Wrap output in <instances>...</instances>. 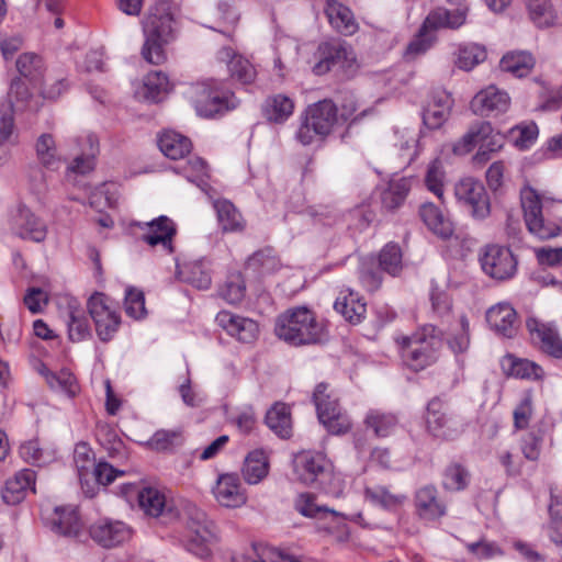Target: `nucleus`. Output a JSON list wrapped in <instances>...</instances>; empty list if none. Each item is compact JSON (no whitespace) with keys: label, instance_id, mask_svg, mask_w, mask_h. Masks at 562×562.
<instances>
[{"label":"nucleus","instance_id":"f257e3e1","mask_svg":"<svg viewBox=\"0 0 562 562\" xmlns=\"http://www.w3.org/2000/svg\"><path fill=\"white\" fill-rule=\"evenodd\" d=\"M177 5L170 0H159L150 8L144 23L145 43L142 48L143 58L153 65L166 60L164 46L175 38Z\"/></svg>","mask_w":562,"mask_h":562},{"label":"nucleus","instance_id":"f03ea898","mask_svg":"<svg viewBox=\"0 0 562 562\" xmlns=\"http://www.w3.org/2000/svg\"><path fill=\"white\" fill-rule=\"evenodd\" d=\"M278 338L292 346L315 345L326 339L324 325L307 307L289 308L276 319Z\"/></svg>","mask_w":562,"mask_h":562},{"label":"nucleus","instance_id":"7ed1b4c3","mask_svg":"<svg viewBox=\"0 0 562 562\" xmlns=\"http://www.w3.org/2000/svg\"><path fill=\"white\" fill-rule=\"evenodd\" d=\"M405 364L414 371H420L439 359L442 346L441 331L432 325H425L412 336L397 340Z\"/></svg>","mask_w":562,"mask_h":562},{"label":"nucleus","instance_id":"20e7f679","mask_svg":"<svg viewBox=\"0 0 562 562\" xmlns=\"http://www.w3.org/2000/svg\"><path fill=\"white\" fill-rule=\"evenodd\" d=\"M467 9L447 10L437 8L428 13L417 34L408 43L405 56L415 58L425 54L436 42V32L440 29L457 30L465 23Z\"/></svg>","mask_w":562,"mask_h":562},{"label":"nucleus","instance_id":"39448f33","mask_svg":"<svg viewBox=\"0 0 562 562\" xmlns=\"http://www.w3.org/2000/svg\"><path fill=\"white\" fill-rule=\"evenodd\" d=\"M187 95L193 103L198 114L206 117L236 106L234 94L228 90H224L221 83L215 80L192 85L187 91Z\"/></svg>","mask_w":562,"mask_h":562},{"label":"nucleus","instance_id":"423d86ee","mask_svg":"<svg viewBox=\"0 0 562 562\" xmlns=\"http://www.w3.org/2000/svg\"><path fill=\"white\" fill-rule=\"evenodd\" d=\"M338 121V109L331 100H322L308 106L306 116L296 137L303 145H310L315 135L327 136Z\"/></svg>","mask_w":562,"mask_h":562},{"label":"nucleus","instance_id":"0eeeda50","mask_svg":"<svg viewBox=\"0 0 562 562\" xmlns=\"http://www.w3.org/2000/svg\"><path fill=\"white\" fill-rule=\"evenodd\" d=\"M520 201L526 226L533 236L549 239L560 234V226L544 216L541 196L535 189L522 188Z\"/></svg>","mask_w":562,"mask_h":562},{"label":"nucleus","instance_id":"6e6552de","mask_svg":"<svg viewBox=\"0 0 562 562\" xmlns=\"http://www.w3.org/2000/svg\"><path fill=\"white\" fill-rule=\"evenodd\" d=\"M319 422L334 435L345 434L350 429L348 417L341 412L337 397L326 383H319L313 395Z\"/></svg>","mask_w":562,"mask_h":562},{"label":"nucleus","instance_id":"1a4fd4ad","mask_svg":"<svg viewBox=\"0 0 562 562\" xmlns=\"http://www.w3.org/2000/svg\"><path fill=\"white\" fill-rule=\"evenodd\" d=\"M295 477L305 485L318 483L321 486L333 475L331 462L322 452L304 450L293 458Z\"/></svg>","mask_w":562,"mask_h":562},{"label":"nucleus","instance_id":"9d476101","mask_svg":"<svg viewBox=\"0 0 562 562\" xmlns=\"http://www.w3.org/2000/svg\"><path fill=\"white\" fill-rule=\"evenodd\" d=\"M480 263L485 274L504 281L515 276L518 261L508 247L491 244L482 248Z\"/></svg>","mask_w":562,"mask_h":562},{"label":"nucleus","instance_id":"9b49d317","mask_svg":"<svg viewBox=\"0 0 562 562\" xmlns=\"http://www.w3.org/2000/svg\"><path fill=\"white\" fill-rule=\"evenodd\" d=\"M454 196L475 220H484L491 213L490 198L483 183L472 177L462 178L456 183Z\"/></svg>","mask_w":562,"mask_h":562},{"label":"nucleus","instance_id":"f8f14e48","mask_svg":"<svg viewBox=\"0 0 562 562\" xmlns=\"http://www.w3.org/2000/svg\"><path fill=\"white\" fill-rule=\"evenodd\" d=\"M131 226L140 231L139 239L149 247L160 246L167 255L175 251L173 238L177 234V228L169 217L161 215L149 222H134Z\"/></svg>","mask_w":562,"mask_h":562},{"label":"nucleus","instance_id":"ddd939ff","mask_svg":"<svg viewBox=\"0 0 562 562\" xmlns=\"http://www.w3.org/2000/svg\"><path fill=\"white\" fill-rule=\"evenodd\" d=\"M88 311L102 341H109L120 326V316L102 293H94L88 301Z\"/></svg>","mask_w":562,"mask_h":562},{"label":"nucleus","instance_id":"4468645a","mask_svg":"<svg viewBox=\"0 0 562 562\" xmlns=\"http://www.w3.org/2000/svg\"><path fill=\"white\" fill-rule=\"evenodd\" d=\"M426 424L428 431L437 438L454 439L461 432L460 423L448 414L447 406L438 398L428 403Z\"/></svg>","mask_w":562,"mask_h":562},{"label":"nucleus","instance_id":"2eb2a0df","mask_svg":"<svg viewBox=\"0 0 562 562\" xmlns=\"http://www.w3.org/2000/svg\"><path fill=\"white\" fill-rule=\"evenodd\" d=\"M11 229L15 235L32 241H43L47 235V226L31 209L24 204L18 205L11 216Z\"/></svg>","mask_w":562,"mask_h":562},{"label":"nucleus","instance_id":"dca6fc26","mask_svg":"<svg viewBox=\"0 0 562 562\" xmlns=\"http://www.w3.org/2000/svg\"><path fill=\"white\" fill-rule=\"evenodd\" d=\"M216 323L228 335L244 344H251L259 336V325L251 318L222 311L216 315Z\"/></svg>","mask_w":562,"mask_h":562},{"label":"nucleus","instance_id":"f3484780","mask_svg":"<svg viewBox=\"0 0 562 562\" xmlns=\"http://www.w3.org/2000/svg\"><path fill=\"white\" fill-rule=\"evenodd\" d=\"M45 524L53 532L65 537H78L83 529V522L74 506L55 507L45 517Z\"/></svg>","mask_w":562,"mask_h":562},{"label":"nucleus","instance_id":"a211bd4d","mask_svg":"<svg viewBox=\"0 0 562 562\" xmlns=\"http://www.w3.org/2000/svg\"><path fill=\"white\" fill-rule=\"evenodd\" d=\"M510 98L506 91L495 86H488L475 94L471 101V109L482 116L498 115L508 110Z\"/></svg>","mask_w":562,"mask_h":562},{"label":"nucleus","instance_id":"6ab92c4d","mask_svg":"<svg viewBox=\"0 0 562 562\" xmlns=\"http://www.w3.org/2000/svg\"><path fill=\"white\" fill-rule=\"evenodd\" d=\"M188 526L193 533L189 542V550L200 557L206 555L207 543L215 539L213 522L206 518L202 510L193 509Z\"/></svg>","mask_w":562,"mask_h":562},{"label":"nucleus","instance_id":"aec40b11","mask_svg":"<svg viewBox=\"0 0 562 562\" xmlns=\"http://www.w3.org/2000/svg\"><path fill=\"white\" fill-rule=\"evenodd\" d=\"M415 510L423 520H437L446 515L447 506L432 485L418 488L414 497Z\"/></svg>","mask_w":562,"mask_h":562},{"label":"nucleus","instance_id":"412c9836","mask_svg":"<svg viewBox=\"0 0 562 562\" xmlns=\"http://www.w3.org/2000/svg\"><path fill=\"white\" fill-rule=\"evenodd\" d=\"M526 326L531 339L539 344L543 352L558 359L562 358V340L555 327L550 324H543L536 318H528Z\"/></svg>","mask_w":562,"mask_h":562},{"label":"nucleus","instance_id":"4be33fe9","mask_svg":"<svg viewBox=\"0 0 562 562\" xmlns=\"http://www.w3.org/2000/svg\"><path fill=\"white\" fill-rule=\"evenodd\" d=\"M213 494L220 505L231 508L240 507L247 502L245 490L236 474H222L216 481Z\"/></svg>","mask_w":562,"mask_h":562},{"label":"nucleus","instance_id":"5701e85b","mask_svg":"<svg viewBox=\"0 0 562 562\" xmlns=\"http://www.w3.org/2000/svg\"><path fill=\"white\" fill-rule=\"evenodd\" d=\"M91 538L105 548L115 547L131 537L130 528L122 521L99 520L90 527Z\"/></svg>","mask_w":562,"mask_h":562},{"label":"nucleus","instance_id":"b1692460","mask_svg":"<svg viewBox=\"0 0 562 562\" xmlns=\"http://www.w3.org/2000/svg\"><path fill=\"white\" fill-rule=\"evenodd\" d=\"M347 46L340 40L323 42L318 45L315 56L317 61L312 70L315 75L327 74L334 66L347 59Z\"/></svg>","mask_w":562,"mask_h":562},{"label":"nucleus","instance_id":"393cba45","mask_svg":"<svg viewBox=\"0 0 562 562\" xmlns=\"http://www.w3.org/2000/svg\"><path fill=\"white\" fill-rule=\"evenodd\" d=\"M486 322L498 335L512 338L518 329L517 313L507 303H499L486 312Z\"/></svg>","mask_w":562,"mask_h":562},{"label":"nucleus","instance_id":"a878e982","mask_svg":"<svg viewBox=\"0 0 562 562\" xmlns=\"http://www.w3.org/2000/svg\"><path fill=\"white\" fill-rule=\"evenodd\" d=\"M294 508L304 517L316 521L333 520L335 528L341 522V513L317 503V497L312 493H301L294 501Z\"/></svg>","mask_w":562,"mask_h":562},{"label":"nucleus","instance_id":"bb28decb","mask_svg":"<svg viewBox=\"0 0 562 562\" xmlns=\"http://www.w3.org/2000/svg\"><path fill=\"white\" fill-rule=\"evenodd\" d=\"M139 507L147 516L175 518L176 513L167 502L165 494L156 487L147 486L137 491Z\"/></svg>","mask_w":562,"mask_h":562},{"label":"nucleus","instance_id":"cd10ccee","mask_svg":"<svg viewBox=\"0 0 562 562\" xmlns=\"http://www.w3.org/2000/svg\"><path fill=\"white\" fill-rule=\"evenodd\" d=\"M324 12L329 24L345 36L353 35L358 29V22L352 11L337 0H326Z\"/></svg>","mask_w":562,"mask_h":562},{"label":"nucleus","instance_id":"c85d7f7f","mask_svg":"<svg viewBox=\"0 0 562 562\" xmlns=\"http://www.w3.org/2000/svg\"><path fill=\"white\" fill-rule=\"evenodd\" d=\"M217 59L226 63L231 77L243 83L254 82L257 72L250 61L240 55H236L231 47H223L217 53Z\"/></svg>","mask_w":562,"mask_h":562},{"label":"nucleus","instance_id":"c756f323","mask_svg":"<svg viewBox=\"0 0 562 562\" xmlns=\"http://www.w3.org/2000/svg\"><path fill=\"white\" fill-rule=\"evenodd\" d=\"M172 89L168 76L158 70L150 71L143 80L142 86L136 90V95L148 102L161 101Z\"/></svg>","mask_w":562,"mask_h":562},{"label":"nucleus","instance_id":"7c9ffc66","mask_svg":"<svg viewBox=\"0 0 562 562\" xmlns=\"http://www.w3.org/2000/svg\"><path fill=\"white\" fill-rule=\"evenodd\" d=\"M419 216L427 227L442 239H448L454 232L451 220L434 203L426 202L419 207Z\"/></svg>","mask_w":562,"mask_h":562},{"label":"nucleus","instance_id":"2f4dec72","mask_svg":"<svg viewBox=\"0 0 562 562\" xmlns=\"http://www.w3.org/2000/svg\"><path fill=\"white\" fill-rule=\"evenodd\" d=\"M35 472L31 469L19 471L13 477L9 479L2 488V498L9 505H15L22 502L29 488H34Z\"/></svg>","mask_w":562,"mask_h":562},{"label":"nucleus","instance_id":"473e14b6","mask_svg":"<svg viewBox=\"0 0 562 562\" xmlns=\"http://www.w3.org/2000/svg\"><path fill=\"white\" fill-rule=\"evenodd\" d=\"M336 312L350 324H359L366 316L367 304L362 301L358 293L352 290L340 292L334 304Z\"/></svg>","mask_w":562,"mask_h":562},{"label":"nucleus","instance_id":"72a5a7b5","mask_svg":"<svg viewBox=\"0 0 562 562\" xmlns=\"http://www.w3.org/2000/svg\"><path fill=\"white\" fill-rule=\"evenodd\" d=\"M452 105L450 95L438 92L431 97L423 112L424 124L431 128H439L448 119Z\"/></svg>","mask_w":562,"mask_h":562},{"label":"nucleus","instance_id":"f704fd0d","mask_svg":"<svg viewBox=\"0 0 562 562\" xmlns=\"http://www.w3.org/2000/svg\"><path fill=\"white\" fill-rule=\"evenodd\" d=\"M217 222L223 233L243 232L246 225L244 217L235 205L228 200H216L213 203Z\"/></svg>","mask_w":562,"mask_h":562},{"label":"nucleus","instance_id":"c9c22d12","mask_svg":"<svg viewBox=\"0 0 562 562\" xmlns=\"http://www.w3.org/2000/svg\"><path fill=\"white\" fill-rule=\"evenodd\" d=\"M503 370L512 376L528 380H541L544 375L543 369L527 359H517L514 356H506L502 360Z\"/></svg>","mask_w":562,"mask_h":562},{"label":"nucleus","instance_id":"e433bc0d","mask_svg":"<svg viewBox=\"0 0 562 562\" xmlns=\"http://www.w3.org/2000/svg\"><path fill=\"white\" fill-rule=\"evenodd\" d=\"M269 473V460L261 449L254 450L245 458L243 476L248 484H258Z\"/></svg>","mask_w":562,"mask_h":562},{"label":"nucleus","instance_id":"4c0bfd02","mask_svg":"<svg viewBox=\"0 0 562 562\" xmlns=\"http://www.w3.org/2000/svg\"><path fill=\"white\" fill-rule=\"evenodd\" d=\"M160 151L170 159H181L187 156L192 148L191 140L173 131L165 132L159 140Z\"/></svg>","mask_w":562,"mask_h":562},{"label":"nucleus","instance_id":"58836bf2","mask_svg":"<svg viewBox=\"0 0 562 562\" xmlns=\"http://www.w3.org/2000/svg\"><path fill=\"white\" fill-rule=\"evenodd\" d=\"M529 19L539 27H551L558 21L557 11L550 0H525Z\"/></svg>","mask_w":562,"mask_h":562},{"label":"nucleus","instance_id":"ea45409f","mask_svg":"<svg viewBox=\"0 0 562 562\" xmlns=\"http://www.w3.org/2000/svg\"><path fill=\"white\" fill-rule=\"evenodd\" d=\"M40 373L52 390L60 391L70 397L76 396L79 391L76 378L69 370L63 369L54 373L45 364H41Z\"/></svg>","mask_w":562,"mask_h":562},{"label":"nucleus","instance_id":"a19ab883","mask_svg":"<svg viewBox=\"0 0 562 562\" xmlns=\"http://www.w3.org/2000/svg\"><path fill=\"white\" fill-rule=\"evenodd\" d=\"M266 424L281 438H289L292 431L290 407L283 403L274 404L266 414Z\"/></svg>","mask_w":562,"mask_h":562},{"label":"nucleus","instance_id":"79ce46f5","mask_svg":"<svg viewBox=\"0 0 562 562\" xmlns=\"http://www.w3.org/2000/svg\"><path fill=\"white\" fill-rule=\"evenodd\" d=\"M535 66V58L528 52H510L503 56L499 67L503 71L521 78L530 74Z\"/></svg>","mask_w":562,"mask_h":562},{"label":"nucleus","instance_id":"37998d69","mask_svg":"<svg viewBox=\"0 0 562 562\" xmlns=\"http://www.w3.org/2000/svg\"><path fill=\"white\" fill-rule=\"evenodd\" d=\"M294 110V102L284 94H276L266 100L262 111L265 117L274 123L288 120Z\"/></svg>","mask_w":562,"mask_h":562},{"label":"nucleus","instance_id":"c03bdc74","mask_svg":"<svg viewBox=\"0 0 562 562\" xmlns=\"http://www.w3.org/2000/svg\"><path fill=\"white\" fill-rule=\"evenodd\" d=\"M16 69L19 74L32 83L42 82L46 66L43 58L35 53L21 54L16 59Z\"/></svg>","mask_w":562,"mask_h":562},{"label":"nucleus","instance_id":"a18cd8bd","mask_svg":"<svg viewBox=\"0 0 562 562\" xmlns=\"http://www.w3.org/2000/svg\"><path fill=\"white\" fill-rule=\"evenodd\" d=\"M364 497L373 505L387 510L401 507L406 499L405 495L392 493L389 488L381 485L366 487Z\"/></svg>","mask_w":562,"mask_h":562},{"label":"nucleus","instance_id":"49530a36","mask_svg":"<svg viewBox=\"0 0 562 562\" xmlns=\"http://www.w3.org/2000/svg\"><path fill=\"white\" fill-rule=\"evenodd\" d=\"M364 424L367 428L372 429L376 437H386L391 435L397 426V418L391 413L380 409H370L366 416Z\"/></svg>","mask_w":562,"mask_h":562},{"label":"nucleus","instance_id":"de8ad7c7","mask_svg":"<svg viewBox=\"0 0 562 562\" xmlns=\"http://www.w3.org/2000/svg\"><path fill=\"white\" fill-rule=\"evenodd\" d=\"M490 132L488 122H476L472 124L469 131L452 146L454 155L464 156L469 154L476 145L480 144L479 136L486 135Z\"/></svg>","mask_w":562,"mask_h":562},{"label":"nucleus","instance_id":"09e8293b","mask_svg":"<svg viewBox=\"0 0 562 562\" xmlns=\"http://www.w3.org/2000/svg\"><path fill=\"white\" fill-rule=\"evenodd\" d=\"M68 335L72 341H81L91 335L90 326L85 312L79 307L69 305L68 308Z\"/></svg>","mask_w":562,"mask_h":562},{"label":"nucleus","instance_id":"8fccbe9b","mask_svg":"<svg viewBox=\"0 0 562 562\" xmlns=\"http://www.w3.org/2000/svg\"><path fill=\"white\" fill-rule=\"evenodd\" d=\"M378 265L390 276H397L403 267L400 246L393 243L385 245L378 256Z\"/></svg>","mask_w":562,"mask_h":562},{"label":"nucleus","instance_id":"3c124183","mask_svg":"<svg viewBox=\"0 0 562 562\" xmlns=\"http://www.w3.org/2000/svg\"><path fill=\"white\" fill-rule=\"evenodd\" d=\"M179 277L182 281L190 283L199 290H206L211 285V276L207 270L204 269L202 262H192L178 271Z\"/></svg>","mask_w":562,"mask_h":562},{"label":"nucleus","instance_id":"603ef678","mask_svg":"<svg viewBox=\"0 0 562 562\" xmlns=\"http://www.w3.org/2000/svg\"><path fill=\"white\" fill-rule=\"evenodd\" d=\"M183 434L180 428L157 430L148 441V446L156 451H171L181 446Z\"/></svg>","mask_w":562,"mask_h":562},{"label":"nucleus","instance_id":"864d4df0","mask_svg":"<svg viewBox=\"0 0 562 562\" xmlns=\"http://www.w3.org/2000/svg\"><path fill=\"white\" fill-rule=\"evenodd\" d=\"M245 562H302L297 557L267 546L254 547Z\"/></svg>","mask_w":562,"mask_h":562},{"label":"nucleus","instance_id":"5fc2aeb1","mask_svg":"<svg viewBox=\"0 0 562 562\" xmlns=\"http://www.w3.org/2000/svg\"><path fill=\"white\" fill-rule=\"evenodd\" d=\"M408 193V186L404 179L394 181L381 194V202L387 211H394L400 207Z\"/></svg>","mask_w":562,"mask_h":562},{"label":"nucleus","instance_id":"6e6d98bb","mask_svg":"<svg viewBox=\"0 0 562 562\" xmlns=\"http://www.w3.org/2000/svg\"><path fill=\"white\" fill-rule=\"evenodd\" d=\"M446 183V172L442 162L439 159L432 160L425 175L426 188L432 192L438 199H443Z\"/></svg>","mask_w":562,"mask_h":562},{"label":"nucleus","instance_id":"4d7b16f0","mask_svg":"<svg viewBox=\"0 0 562 562\" xmlns=\"http://www.w3.org/2000/svg\"><path fill=\"white\" fill-rule=\"evenodd\" d=\"M486 59V50L477 44H468L460 47L456 65L463 70H471Z\"/></svg>","mask_w":562,"mask_h":562},{"label":"nucleus","instance_id":"13d9d810","mask_svg":"<svg viewBox=\"0 0 562 562\" xmlns=\"http://www.w3.org/2000/svg\"><path fill=\"white\" fill-rule=\"evenodd\" d=\"M36 155L38 160L47 168H56L59 157L55 140L50 134H42L36 142Z\"/></svg>","mask_w":562,"mask_h":562},{"label":"nucleus","instance_id":"bf43d9fd","mask_svg":"<svg viewBox=\"0 0 562 562\" xmlns=\"http://www.w3.org/2000/svg\"><path fill=\"white\" fill-rule=\"evenodd\" d=\"M21 458L31 464L44 465L54 459L52 451L44 450L37 440H30L20 447Z\"/></svg>","mask_w":562,"mask_h":562},{"label":"nucleus","instance_id":"052dcab7","mask_svg":"<svg viewBox=\"0 0 562 562\" xmlns=\"http://www.w3.org/2000/svg\"><path fill=\"white\" fill-rule=\"evenodd\" d=\"M31 92L21 78H14L9 89V99L18 110H36L31 104Z\"/></svg>","mask_w":562,"mask_h":562},{"label":"nucleus","instance_id":"680f3d73","mask_svg":"<svg viewBox=\"0 0 562 562\" xmlns=\"http://www.w3.org/2000/svg\"><path fill=\"white\" fill-rule=\"evenodd\" d=\"M248 268L262 273L271 272L279 266L272 248H265L255 252L247 261Z\"/></svg>","mask_w":562,"mask_h":562},{"label":"nucleus","instance_id":"e2e57ef3","mask_svg":"<svg viewBox=\"0 0 562 562\" xmlns=\"http://www.w3.org/2000/svg\"><path fill=\"white\" fill-rule=\"evenodd\" d=\"M246 286L240 273H233L227 278L221 295L231 304H237L245 297Z\"/></svg>","mask_w":562,"mask_h":562},{"label":"nucleus","instance_id":"0e129e2a","mask_svg":"<svg viewBox=\"0 0 562 562\" xmlns=\"http://www.w3.org/2000/svg\"><path fill=\"white\" fill-rule=\"evenodd\" d=\"M74 461L81 482L88 475L89 471H93V467L97 465L94 463V456L91 448L83 442L76 445L74 451Z\"/></svg>","mask_w":562,"mask_h":562},{"label":"nucleus","instance_id":"69168bd1","mask_svg":"<svg viewBox=\"0 0 562 562\" xmlns=\"http://www.w3.org/2000/svg\"><path fill=\"white\" fill-rule=\"evenodd\" d=\"M469 482L468 471L460 464H451L445 471L443 486L450 491L463 490Z\"/></svg>","mask_w":562,"mask_h":562},{"label":"nucleus","instance_id":"338daca9","mask_svg":"<svg viewBox=\"0 0 562 562\" xmlns=\"http://www.w3.org/2000/svg\"><path fill=\"white\" fill-rule=\"evenodd\" d=\"M125 312L128 316L139 319L146 315L144 293L135 288H128L125 294Z\"/></svg>","mask_w":562,"mask_h":562},{"label":"nucleus","instance_id":"774afa93","mask_svg":"<svg viewBox=\"0 0 562 562\" xmlns=\"http://www.w3.org/2000/svg\"><path fill=\"white\" fill-rule=\"evenodd\" d=\"M98 440L108 451L109 456L114 458L124 452V443L116 432L110 427H102L98 430Z\"/></svg>","mask_w":562,"mask_h":562}]
</instances>
